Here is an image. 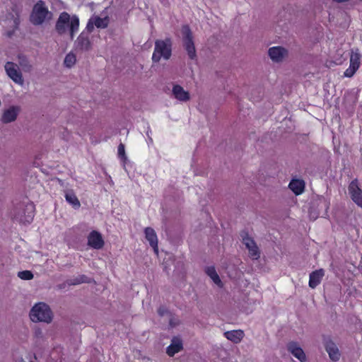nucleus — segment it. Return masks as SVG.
<instances>
[{
  "mask_svg": "<svg viewBox=\"0 0 362 362\" xmlns=\"http://www.w3.org/2000/svg\"><path fill=\"white\" fill-rule=\"evenodd\" d=\"M9 26L12 28L11 30H8L6 32V35L8 37L12 36L14 31L18 28L19 23H20V19L19 17L17 16H12L11 19L8 20Z\"/></svg>",
  "mask_w": 362,
  "mask_h": 362,
  "instance_id": "nucleus-23",
  "label": "nucleus"
},
{
  "mask_svg": "<svg viewBox=\"0 0 362 362\" xmlns=\"http://www.w3.org/2000/svg\"><path fill=\"white\" fill-rule=\"evenodd\" d=\"M170 324L171 326H173V322L172 321L170 322Z\"/></svg>",
  "mask_w": 362,
  "mask_h": 362,
  "instance_id": "nucleus-38",
  "label": "nucleus"
},
{
  "mask_svg": "<svg viewBox=\"0 0 362 362\" xmlns=\"http://www.w3.org/2000/svg\"><path fill=\"white\" fill-rule=\"evenodd\" d=\"M92 48L89 35L86 31H82L74 43V49L76 52H88Z\"/></svg>",
  "mask_w": 362,
  "mask_h": 362,
  "instance_id": "nucleus-7",
  "label": "nucleus"
},
{
  "mask_svg": "<svg viewBox=\"0 0 362 362\" xmlns=\"http://www.w3.org/2000/svg\"><path fill=\"white\" fill-rule=\"evenodd\" d=\"M243 243L245 245L249 251L250 257L253 259H257L259 257V250L253 239L250 238L247 235H242Z\"/></svg>",
  "mask_w": 362,
  "mask_h": 362,
  "instance_id": "nucleus-11",
  "label": "nucleus"
},
{
  "mask_svg": "<svg viewBox=\"0 0 362 362\" xmlns=\"http://www.w3.org/2000/svg\"><path fill=\"white\" fill-rule=\"evenodd\" d=\"M89 282L88 278L85 275H80L76 278L69 279L68 281V284L69 285H77L82 283H88Z\"/></svg>",
  "mask_w": 362,
  "mask_h": 362,
  "instance_id": "nucleus-29",
  "label": "nucleus"
},
{
  "mask_svg": "<svg viewBox=\"0 0 362 362\" xmlns=\"http://www.w3.org/2000/svg\"><path fill=\"white\" fill-rule=\"evenodd\" d=\"M52 18V13L48 11L45 4L42 1L37 2L33 7L30 15V21L33 25L42 24Z\"/></svg>",
  "mask_w": 362,
  "mask_h": 362,
  "instance_id": "nucleus-5",
  "label": "nucleus"
},
{
  "mask_svg": "<svg viewBox=\"0 0 362 362\" xmlns=\"http://www.w3.org/2000/svg\"><path fill=\"white\" fill-rule=\"evenodd\" d=\"M55 28L59 35L69 33L70 39L73 40L78 31L79 18L75 15L71 16L68 13L62 12L57 21Z\"/></svg>",
  "mask_w": 362,
  "mask_h": 362,
  "instance_id": "nucleus-1",
  "label": "nucleus"
},
{
  "mask_svg": "<svg viewBox=\"0 0 362 362\" xmlns=\"http://www.w3.org/2000/svg\"><path fill=\"white\" fill-rule=\"evenodd\" d=\"M146 134L147 137L151 136V128H150V127L148 125L147 127V131H146Z\"/></svg>",
  "mask_w": 362,
  "mask_h": 362,
  "instance_id": "nucleus-36",
  "label": "nucleus"
},
{
  "mask_svg": "<svg viewBox=\"0 0 362 362\" xmlns=\"http://www.w3.org/2000/svg\"><path fill=\"white\" fill-rule=\"evenodd\" d=\"M76 62V54L71 51L69 52L64 58V65L66 68H71L74 66V64Z\"/></svg>",
  "mask_w": 362,
  "mask_h": 362,
  "instance_id": "nucleus-24",
  "label": "nucleus"
},
{
  "mask_svg": "<svg viewBox=\"0 0 362 362\" xmlns=\"http://www.w3.org/2000/svg\"><path fill=\"white\" fill-rule=\"evenodd\" d=\"M18 63L23 71L28 72L31 70L32 66L26 57L23 55H19Z\"/></svg>",
  "mask_w": 362,
  "mask_h": 362,
  "instance_id": "nucleus-27",
  "label": "nucleus"
},
{
  "mask_svg": "<svg viewBox=\"0 0 362 362\" xmlns=\"http://www.w3.org/2000/svg\"><path fill=\"white\" fill-rule=\"evenodd\" d=\"M88 245L94 249H100L104 245V240L100 233L93 230L88 236Z\"/></svg>",
  "mask_w": 362,
  "mask_h": 362,
  "instance_id": "nucleus-13",
  "label": "nucleus"
},
{
  "mask_svg": "<svg viewBox=\"0 0 362 362\" xmlns=\"http://www.w3.org/2000/svg\"><path fill=\"white\" fill-rule=\"evenodd\" d=\"M320 200V202L324 206V207L325 208V210H327L329 207V202L324 197H321Z\"/></svg>",
  "mask_w": 362,
  "mask_h": 362,
  "instance_id": "nucleus-34",
  "label": "nucleus"
},
{
  "mask_svg": "<svg viewBox=\"0 0 362 362\" xmlns=\"http://www.w3.org/2000/svg\"><path fill=\"white\" fill-rule=\"evenodd\" d=\"M35 206L33 203L27 202L17 204L13 211V219L21 223H30L34 217Z\"/></svg>",
  "mask_w": 362,
  "mask_h": 362,
  "instance_id": "nucleus-2",
  "label": "nucleus"
},
{
  "mask_svg": "<svg viewBox=\"0 0 362 362\" xmlns=\"http://www.w3.org/2000/svg\"><path fill=\"white\" fill-rule=\"evenodd\" d=\"M172 93L176 100L182 103L187 102L190 99L189 93L177 84L173 86Z\"/></svg>",
  "mask_w": 362,
  "mask_h": 362,
  "instance_id": "nucleus-14",
  "label": "nucleus"
},
{
  "mask_svg": "<svg viewBox=\"0 0 362 362\" xmlns=\"http://www.w3.org/2000/svg\"><path fill=\"white\" fill-rule=\"evenodd\" d=\"M148 144H153V139L151 138V136H148Z\"/></svg>",
  "mask_w": 362,
  "mask_h": 362,
  "instance_id": "nucleus-37",
  "label": "nucleus"
},
{
  "mask_svg": "<svg viewBox=\"0 0 362 362\" xmlns=\"http://www.w3.org/2000/svg\"><path fill=\"white\" fill-rule=\"evenodd\" d=\"M5 70L7 75L16 83L19 85L23 84V78L17 64L13 62H7L5 64Z\"/></svg>",
  "mask_w": 362,
  "mask_h": 362,
  "instance_id": "nucleus-8",
  "label": "nucleus"
},
{
  "mask_svg": "<svg viewBox=\"0 0 362 362\" xmlns=\"http://www.w3.org/2000/svg\"><path fill=\"white\" fill-rule=\"evenodd\" d=\"M30 317L33 322L49 323L52 321V313L47 304L45 303H38L31 309Z\"/></svg>",
  "mask_w": 362,
  "mask_h": 362,
  "instance_id": "nucleus-3",
  "label": "nucleus"
},
{
  "mask_svg": "<svg viewBox=\"0 0 362 362\" xmlns=\"http://www.w3.org/2000/svg\"><path fill=\"white\" fill-rule=\"evenodd\" d=\"M288 187L294 194L299 195L304 190L305 182L302 180L293 179L290 182Z\"/></svg>",
  "mask_w": 362,
  "mask_h": 362,
  "instance_id": "nucleus-21",
  "label": "nucleus"
},
{
  "mask_svg": "<svg viewBox=\"0 0 362 362\" xmlns=\"http://www.w3.org/2000/svg\"><path fill=\"white\" fill-rule=\"evenodd\" d=\"M349 193L354 202L362 208V190L358 185L356 180H353L349 186Z\"/></svg>",
  "mask_w": 362,
  "mask_h": 362,
  "instance_id": "nucleus-10",
  "label": "nucleus"
},
{
  "mask_svg": "<svg viewBox=\"0 0 362 362\" xmlns=\"http://www.w3.org/2000/svg\"><path fill=\"white\" fill-rule=\"evenodd\" d=\"M357 70L358 69L349 66V68L344 71V76L345 77H351L354 76V74L356 73Z\"/></svg>",
  "mask_w": 362,
  "mask_h": 362,
  "instance_id": "nucleus-33",
  "label": "nucleus"
},
{
  "mask_svg": "<svg viewBox=\"0 0 362 362\" xmlns=\"http://www.w3.org/2000/svg\"><path fill=\"white\" fill-rule=\"evenodd\" d=\"M94 26H95L94 21H93V18H90L83 31H86L88 33V35H89V34L93 30Z\"/></svg>",
  "mask_w": 362,
  "mask_h": 362,
  "instance_id": "nucleus-32",
  "label": "nucleus"
},
{
  "mask_svg": "<svg viewBox=\"0 0 362 362\" xmlns=\"http://www.w3.org/2000/svg\"><path fill=\"white\" fill-rule=\"evenodd\" d=\"M181 35L183 46L189 58L191 59H196L197 53L193 41L192 33L188 25H185L182 27Z\"/></svg>",
  "mask_w": 362,
  "mask_h": 362,
  "instance_id": "nucleus-6",
  "label": "nucleus"
},
{
  "mask_svg": "<svg viewBox=\"0 0 362 362\" xmlns=\"http://www.w3.org/2000/svg\"><path fill=\"white\" fill-rule=\"evenodd\" d=\"M361 54L358 52H352L350 57V65L358 69L360 66Z\"/></svg>",
  "mask_w": 362,
  "mask_h": 362,
  "instance_id": "nucleus-28",
  "label": "nucleus"
},
{
  "mask_svg": "<svg viewBox=\"0 0 362 362\" xmlns=\"http://www.w3.org/2000/svg\"><path fill=\"white\" fill-rule=\"evenodd\" d=\"M288 351L300 362H305L306 361L305 354L300 346V345L296 341H290L287 344Z\"/></svg>",
  "mask_w": 362,
  "mask_h": 362,
  "instance_id": "nucleus-12",
  "label": "nucleus"
},
{
  "mask_svg": "<svg viewBox=\"0 0 362 362\" xmlns=\"http://www.w3.org/2000/svg\"><path fill=\"white\" fill-rule=\"evenodd\" d=\"M172 43L169 38L164 40H158L155 42L154 51L152 55V60L158 62L162 58L168 60L171 56Z\"/></svg>",
  "mask_w": 362,
  "mask_h": 362,
  "instance_id": "nucleus-4",
  "label": "nucleus"
},
{
  "mask_svg": "<svg viewBox=\"0 0 362 362\" xmlns=\"http://www.w3.org/2000/svg\"><path fill=\"white\" fill-rule=\"evenodd\" d=\"M324 275L325 272L322 269L313 272L310 274L309 286L312 288L317 287L320 284Z\"/></svg>",
  "mask_w": 362,
  "mask_h": 362,
  "instance_id": "nucleus-19",
  "label": "nucleus"
},
{
  "mask_svg": "<svg viewBox=\"0 0 362 362\" xmlns=\"http://www.w3.org/2000/svg\"><path fill=\"white\" fill-rule=\"evenodd\" d=\"M92 18L94 21L95 25L98 28H105L107 27L109 24V18L107 16H105L104 18H100L99 16H93Z\"/></svg>",
  "mask_w": 362,
  "mask_h": 362,
  "instance_id": "nucleus-26",
  "label": "nucleus"
},
{
  "mask_svg": "<svg viewBox=\"0 0 362 362\" xmlns=\"http://www.w3.org/2000/svg\"><path fill=\"white\" fill-rule=\"evenodd\" d=\"M325 349L329 358L333 361H338L340 358L341 354L337 346L331 340L325 342Z\"/></svg>",
  "mask_w": 362,
  "mask_h": 362,
  "instance_id": "nucleus-15",
  "label": "nucleus"
},
{
  "mask_svg": "<svg viewBox=\"0 0 362 362\" xmlns=\"http://www.w3.org/2000/svg\"><path fill=\"white\" fill-rule=\"evenodd\" d=\"M168 310L164 307H160L158 310V313L160 316H163L167 313Z\"/></svg>",
  "mask_w": 362,
  "mask_h": 362,
  "instance_id": "nucleus-35",
  "label": "nucleus"
},
{
  "mask_svg": "<svg viewBox=\"0 0 362 362\" xmlns=\"http://www.w3.org/2000/svg\"><path fill=\"white\" fill-rule=\"evenodd\" d=\"M268 55L273 62L279 63L288 56V50L281 46H274L269 49Z\"/></svg>",
  "mask_w": 362,
  "mask_h": 362,
  "instance_id": "nucleus-9",
  "label": "nucleus"
},
{
  "mask_svg": "<svg viewBox=\"0 0 362 362\" xmlns=\"http://www.w3.org/2000/svg\"><path fill=\"white\" fill-rule=\"evenodd\" d=\"M18 276L23 280H30L33 278V274L30 271H22L18 273Z\"/></svg>",
  "mask_w": 362,
  "mask_h": 362,
  "instance_id": "nucleus-30",
  "label": "nucleus"
},
{
  "mask_svg": "<svg viewBox=\"0 0 362 362\" xmlns=\"http://www.w3.org/2000/svg\"><path fill=\"white\" fill-rule=\"evenodd\" d=\"M117 153H118V156L122 159L124 161L126 160L127 159V156H126V153H125V148H124V144H120L119 146H118V148H117Z\"/></svg>",
  "mask_w": 362,
  "mask_h": 362,
  "instance_id": "nucleus-31",
  "label": "nucleus"
},
{
  "mask_svg": "<svg viewBox=\"0 0 362 362\" xmlns=\"http://www.w3.org/2000/svg\"><path fill=\"white\" fill-rule=\"evenodd\" d=\"M206 274L211 278L213 282L218 287H223V283L217 274L215 267L213 266L207 267L205 269Z\"/></svg>",
  "mask_w": 362,
  "mask_h": 362,
  "instance_id": "nucleus-22",
  "label": "nucleus"
},
{
  "mask_svg": "<svg viewBox=\"0 0 362 362\" xmlns=\"http://www.w3.org/2000/svg\"><path fill=\"white\" fill-rule=\"evenodd\" d=\"M19 110L20 108L17 106H11L5 110L1 117L2 122L9 123L15 121L19 113Z\"/></svg>",
  "mask_w": 362,
  "mask_h": 362,
  "instance_id": "nucleus-16",
  "label": "nucleus"
},
{
  "mask_svg": "<svg viewBox=\"0 0 362 362\" xmlns=\"http://www.w3.org/2000/svg\"><path fill=\"white\" fill-rule=\"evenodd\" d=\"M144 232L146 240L149 242L150 245L153 247L154 252L158 255V238L155 230L151 228H146Z\"/></svg>",
  "mask_w": 362,
  "mask_h": 362,
  "instance_id": "nucleus-18",
  "label": "nucleus"
},
{
  "mask_svg": "<svg viewBox=\"0 0 362 362\" xmlns=\"http://www.w3.org/2000/svg\"><path fill=\"white\" fill-rule=\"evenodd\" d=\"M244 332L243 331L238 329V330H232V331H227L224 332V337L233 342L234 344H238L240 343L242 339L244 337Z\"/></svg>",
  "mask_w": 362,
  "mask_h": 362,
  "instance_id": "nucleus-20",
  "label": "nucleus"
},
{
  "mask_svg": "<svg viewBox=\"0 0 362 362\" xmlns=\"http://www.w3.org/2000/svg\"><path fill=\"white\" fill-rule=\"evenodd\" d=\"M183 348L182 341L179 337H174L170 344L167 347L166 352L168 356H173Z\"/></svg>",
  "mask_w": 362,
  "mask_h": 362,
  "instance_id": "nucleus-17",
  "label": "nucleus"
},
{
  "mask_svg": "<svg viewBox=\"0 0 362 362\" xmlns=\"http://www.w3.org/2000/svg\"><path fill=\"white\" fill-rule=\"evenodd\" d=\"M66 200L71 204L74 207L78 208L80 206V202L75 195V194L71 191H68L65 194Z\"/></svg>",
  "mask_w": 362,
  "mask_h": 362,
  "instance_id": "nucleus-25",
  "label": "nucleus"
}]
</instances>
